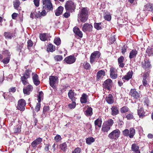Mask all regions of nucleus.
I'll list each match as a JSON object with an SVG mask.
<instances>
[{"label":"nucleus","mask_w":153,"mask_h":153,"mask_svg":"<svg viewBox=\"0 0 153 153\" xmlns=\"http://www.w3.org/2000/svg\"><path fill=\"white\" fill-rule=\"evenodd\" d=\"M88 12L86 8H83L80 11L79 14L78 15V21L79 19L83 22H85L88 18Z\"/></svg>","instance_id":"1"},{"label":"nucleus","mask_w":153,"mask_h":153,"mask_svg":"<svg viewBox=\"0 0 153 153\" xmlns=\"http://www.w3.org/2000/svg\"><path fill=\"white\" fill-rule=\"evenodd\" d=\"M80 152L81 149L79 147H77L72 152V153H80Z\"/></svg>","instance_id":"57"},{"label":"nucleus","mask_w":153,"mask_h":153,"mask_svg":"<svg viewBox=\"0 0 153 153\" xmlns=\"http://www.w3.org/2000/svg\"><path fill=\"white\" fill-rule=\"evenodd\" d=\"M85 114L87 116H91L92 114V108L91 107L88 108L85 113Z\"/></svg>","instance_id":"31"},{"label":"nucleus","mask_w":153,"mask_h":153,"mask_svg":"<svg viewBox=\"0 0 153 153\" xmlns=\"http://www.w3.org/2000/svg\"><path fill=\"white\" fill-rule=\"evenodd\" d=\"M126 117L128 120H130L133 119V116L132 113L131 112L129 113L126 115Z\"/></svg>","instance_id":"55"},{"label":"nucleus","mask_w":153,"mask_h":153,"mask_svg":"<svg viewBox=\"0 0 153 153\" xmlns=\"http://www.w3.org/2000/svg\"><path fill=\"white\" fill-rule=\"evenodd\" d=\"M110 72L111 78L113 79H115L117 78V72L116 69L114 68H110Z\"/></svg>","instance_id":"11"},{"label":"nucleus","mask_w":153,"mask_h":153,"mask_svg":"<svg viewBox=\"0 0 153 153\" xmlns=\"http://www.w3.org/2000/svg\"><path fill=\"white\" fill-rule=\"evenodd\" d=\"M10 55H8L7 57L4 58L2 61L3 63L4 64H7L9 63L10 59Z\"/></svg>","instance_id":"47"},{"label":"nucleus","mask_w":153,"mask_h":153,"mask_svg":"<svg viewBox=\"0 0 153 153\" xmlns=\"http://www.w3.org/2000/svg\"><path fill=\"white\" fill-rule=\"evenodd\" d=\"M128 108L126 106L123 107L120 109V111L122 113H125L128 111Z\"/></svg>","instance_id":"51"},{"label":"nucleus","mask_w":153,"mask_h":153,"mask_svg":"<svg viewBox=\"0 0 153 153\" xmlns=\"http://www.w3.org/2000/svg\"><path fill=\"white\" fill-rule=\"evenodd\" d=\"M114 123L113 120L112 119H110L108 120L106 122V124L107 126H108L110 127L112 126Z\"/></svg>","instance_id":"48"},{"label":"nucleus","mask_w":153,"mask_h":153,"mask_svg":"<svg viewBox=\"0 0 153 153\" xmlns=\"http://www.w3.org/2000/svg\"><path fill=\"white\" fill-rule=\"evenodd\" d=\"M110 127L109 126L105 125L103 126L102 130L105 134H106L110 130Z\"/></svg>","instance_id":"39"},{"label":"nucleus","mask_w":153,"mask_h":153,"mask_svg":"<svg viewBox=\"0 0 153 153\" xmlns=\"http://www.w3.org/2000/svg\"><path fill=\"white\" fill-rule=\"evenodd\" d=\"M47 50L48 52H53L55 51V47L51 44H50L47 46Z\"/></svg>","instance_id":"29"},{"label":"nucleus","mask_w":153,"mask_h":153,"mask_svg":"<svg viewBox=\"0 0 153 153\" xmlns=\"http://www.w3.org/2000/svg\"><path fill=\"white\" fill-rule=\"evenodd\" d=\"M51 37L49 34L47 33H41L39 35L40 39L43 41L47 40L48 38Z\"/></svg>","instance_id":"15"},{"label":"nucleus","mask_w":153,"mask_h":153,"mask_svg":"<svg viewBox=\"0 0 153 153\" xmlns=\"http://www.w3.org/2000/svg\"><path fill=\"white\" fill-rule=\"evenodd\" d=\"M44 9L48 10H52L53 6L51 0H42Z\"/></svg>","instance_id":"5"},{"label":"nucleus","mask_w":153,"mask_h":153,"mask_svg":"<svg viewBox=\"0 0 153 153\" xmlns=\"http://www.w3.org/2000/svg\"><path fill=\"white\" fill-rule=\"evenodd\" d=\"M63 57L62 56L58 55L54 57V59L56 61H60L62 59Z\"/></svg>","instance_id":"50"},{"label":"nucleus","mask_w":153,"mask_h":153,"mask_svg":"<svg viewBox=\"0 0 153 153\" xmlns=\"http://www.w3.org/2000/svg\"><path fill=\"white\" fill-rule=\"evenodd\" d=\"M76 59L74 55H70L65 58L64 61L67 64H71L75 62Z\"/></svg>","instance_id":"7"},{"label":"nucleus","mask_w":153,"mask_h":153,"mask_svg":"<svg viewBox=\"0 0 153 153\" xmlns=\"http://www.w3.org/2000/svg\"><path fill=\"white\" fill-rule=\"evenodd\" d=\"M105 75V72L104 71L102 70L99 71L97 74V79H99L102 78Z\"/></svg>","instance_id":"21"},{"label":"nucleus","mask_w":153,"mask_h":153,"mask_svg":"<svg viewBox=\"0 0 153 153\" xmlns=\"http://www.w3.org/2000/svg\"><path fill=\"white\" fill-rule=\"evenodd\" d=\"M83 66L86 69H90L91 68V65L89 63L87 62H84L83 63Z\"/></svg>","instance_id":"45"},{"label":"nucleus","mask_w":153,"mask_h":153,"mask_svg":"<svg viewBox=\"0 0 153 153\" xmlns=\"http://www.w3.org/2000/svg\"><path fill=\"white\" fill-rule=\"evenodd\" d=\"M47 113L43 110V112L42 114L41 115V117L42 118V119H43L46 117V116L47 115Z\"/></svg>","instance_id":"64"},{"label":"nucleus","mask_w":153,"mask_h":153,"mask_svg":"<svg viewBox=\"0 0 153 153\" xmlns=\"http://www.w3.org/2000/svg\"><path fill=\"white\" fill-rule=\"evenodd\" d=\"M61 42V40L59 37L55 38L54 39V43L57 45H59L60 44Z\"/></svg>","instance_id":"46"},{"label":"nucleus","mask_w":153,"mask_h":153,"mask_svg":"<svg viewBox=\"0 0 153 153\" xmlns=\"http://www.w3.org/2000/svg\"><path fill=\"white\" fill-rule=\"evenodd\" d=\"M76 7V4L71 1H68L65 5L66 10L71 12L74 11Z\"/></svg>","instance_id":"3"},{"label":"nucleus","mask_w":153,"mask_h":153,"mask_svg":"<svg viewBox=\"0 0 153 153\" xmlns=\"http://www.w3.org/2000/svg\"><path fill=\"white\" fill-rule=\"evenodd\" d=\"M76 106V103L74 101H73L71 103L68 105V107L70 109L74 108Z\"/></svg>","instance_id":"53"},{"label":"nucleus","mask_w":153,"mask_h":153,"mask_svg":"<svg viewBox=\"0 0 153 153\" xmlns=\"http://www.w3.org/2000/svg\"><path fill=\"white\" fill-rule=\"evenodd\" d=\"M50 110L49 107L48 106H44L43 108V110L46 113Z\"/></svg>","instance_id":"63"},{"label":"nucleus","mask_w":153,"mask_h":153,"mask_svg":"<svg viewBox=\"0 0 153 153\" xmlns=\"http://www.w3.org/2000/svg\"><path fill=\"white\" fill-rule=\"evenodd\" d=\"M60 147L61 150L63 151H65L67 149V144L66 143H64L60 145Z\"/></svg>","instance_id":"40"},{"label":"nucleus","mask_w":153,"mask_h":153,"mask_svg":"<svg viewBox=\"0 0 153 153\" xmlns=\"http://www.w3.org/2000/svg\"><path fill=\"white\" fill-rule=\"evenodd\" d=\"M102 121L100 118H99L94 121V124L96 126H97L100 128L101 127Z\"/></svg>","instance_id":"32"},{"label":"nucleus","mask_w":153,"mask_h":153,"mask_svg":"<svg viewBox=\"0 0 153 153\" xmlns=\"http://www.w3.org/2000/svg\"><path fill=\"white\" fill-rule=\"evenodd\" d=\"M40 102H38L37 103L35 107V110L37 112H38L40 110Z\"/></svg>","instance_id":"52"},{"label":"nucleus","mask_w":153,"mask_h":153,"mask_svg":"<svg viewBox=\"0 0 153 153\" xmlns=\"http://www.w3.org/2000/svg\"><path fill=\"white\" fill-rule=\"evenodd\" d=\"M43 93L42 91H40L39 92V94L37 96L38 97V100L39 102H40L41 100L43 97Z\"/></svg>","instance_id":"49"},{"label":"nucleus","mask_w":153,"mask_h":153,"mask_svg":"<svg viewBox=\"0 0 153 153\" xmlns=\"http://www.w3.org/2000/svg\"><path fill=\"white\" fill-rule=\"evenodd\" d=\"M123 134L125 136H129V131L128 129H126L123 131Z\"/></svg>","instance_id":"54"},{"label":"nucleus","mask_w":153,"mask_h":153,"mask_svg":"<svg viewBox=\"0 0 153 153\" xmlns=\"http://www.w3.org/2000/svg\"><path fill=\"white\" fill-rule=\"evenodd\" d=\"M129 137L132 138L135 133V130L133 128H131L129 129Z\"/></svg>","instance_id":"36"},{"label":"nucleus","mask_w":153,"mask_h":153,"mask_svg":"<svg viewBox=\"0 0 153 153\" xmlns=\"http://www.w3.org/2000/svg\"><path fill=\"white\" fill-rule=\"evenodd\" d=\"M129 94L132 97L136 99L139 98L140 95V94L135 89H131Z\"/></svg>","instance_id":"12"},{"label":"nucleus","mask_w":153,"mask_h":153,"mask_svg":"<svg viewBox=\"0 0 153 153\" xmlns=\"http://www.w3.org/2000/svg\"><path fill=\"white\" fill-rule=\"evenodd\" d=\"M112 81L110 79H108L104 82L103 85L104 88L108 90H110L112 84Z\"/></svg>","instance_id":"13"},{"label":"nucleus","mask_w":153,"mask_h":153,"mask_svg":"<svg viewBox=\"0 0 153 153\" xmlns=\"http://www.w3.org/2000/svg\"><path fill=\"white\" fill-rule=\"evenodd\" d=\"M61 137L60 135H57L54 137V139L55 141L58 142L61 140Z\"/></svg>","instance_id":"58"},{"label":"nucleus","mask_w":153,"mask_h":153,"mask_svg":"<svg viewBox=\"0 0 153 153\" xmlns=\"http://www.w3.org/2000/svg\"><path fill=\"white\" fill-rule=\"evenodd\" d=\"M94 28L97 30H100L102 29V23H95L94 24Z\"/></svg>","instance_id":"35"},{"label":"nucleus","mask_w":153,"mask_h":153,"mask_svg":"<svg viewBox=\"0 0 153 153\" xmlns=\"http://www.w3.org/2000/svg\"><path fill=\"white\" fill-rule=\"evenodd\" d=\"M31 72V70L30 69H27L25 72L23 74V76L26 77V78H29L30 76V74Z\"/></svg>","instance_id":"38"},{"label":"nucleus","mask_w":153,"mask_h":153,"mask_svg":"<svg viewBox=\"0 0 153 153\" xmlns=\"http://www.w3.org/2000/svg\"><path fill=\"white\" fill-rule=\"evenodd\" d=\"M133 75V72L132 71H129L127 74L125 76L122 78V79H125L127 80H128L131 78Z\"/></svg>","instance_id":"26"},{"label":"nucleus","mask_w":153,"mask_h":153,"mask_svg":"<svg viewBox=\"0 0 153 153\" xmlns=\"http://www.w3.org/2000/svg\"><path fill=\"white\" fill-rule=\"evenodd\" d=\"M68 95L69 98L72 101L76 100V98L74 97V93L72 90L69 91Z\"/></svg>","instance_id":"27"},{"label":"nucleus","mask_w":153,"mask_h":153,"mask_svg":"<svg viewBox=\"0 0 153 153\" xmlns=\"http://www.w3.org/2000/svg\"><path fill=\"white\" fill-rule=\"evenodd\" d=\"M111 114L113 116H115L118 113V110L117 108L115 106H113L111 108Z\"/></svg>","instance_id":"33"},{"label":"nucleus","mask_w":153,"mask_h":153,"mask_svg":"<svg viewBox=\"0 0 153 153\" xmlns=\"http://www.w3.org/2000/svg\"><path fill=\"white\" fill-rule=\"evenodd\" d=\"M100 56V53L98 51H96L92 53L90 57V62L91 64L97 61Z\"/></svg>","instance_id":"4"},{"label":"nucleus","mask_w":153,"mask_h":153,"mask_svg":"<svg viewBox=\"0 0 153 153\" xmlns=\"http://www.w3.org/2000/svg\"><path fill=\"white\" fill-rule=\"evenodd\" d=\"M33 89L32 86L31 85H28L27 87L23 88V92L25 94L28 95L30 94V91H31Z\"/></svg>","instance_id":"14"},{"label":"nucleus","mask_w":153,"mask_h":153,"mask_svg":"<svg viewBox=\"0 0 153 153\" xmlns=\"http://www.w3.org/2000/svg\"><path fill=\"white\" fill-rule=\"evenodd\" d=\"M139 147L134 144H133L132 145L131 149L133 152H136L139 150Z\"/></svg>","instance_id":"42"},{"label":"nucleus","mask_w":153,"mask_h":153,"mask_svg":"<svg viewBox=\"0 0 153 153\" xmlns=\"http://www.w3.org/2000/svg\"><path fill=\"white\" fill-rule=\"evenodd\" d=\"M151 66L150 62L148 61H145L143 62L142 63V67L146 70H149Z\"/></svg>","instance_id":"16"},{"label":"nucleus","mask_w":153,"mask_h":153,"mask_svg":"<svg viewBox=\"0 0 153 153\" xmlns=\"http://www.w3.org/2000/svg\"><path fill=\"white\" fill-rule=\"evenodd\" d=\"M106 100L107 102L110 104H112L114 102L113 97L111 94H109L106 98Z\"/></svg>","instance_id":"34"},{"label":"nucleus","mask_w":153,"mask_h":153,"mask_svg":"<svg viewBox=\"0 0 153 153\" xmlns=\"http://www.w3.org/2000/svg\"><path fill=\"white\" fill-rule=\"evenodd\" d=\"M116 40L115 36H112L109 39V42L111 44H113L114 42Z\"/></svg>","instance_id":"59"},{"label":"nucleus","mask_w":153,"mask_h":153,"mask_svg":"<svg viewBox=\"0 0 153 153\" xmlns=\"http://www.w3.org/2000/svg\"><path fill=\"white\" fill-rule=\"evenodd\" d=\"M105 20L109 21L111 19V16L110 14H107L104 17Z\"/></svg>","instance_id":"56"},{"label":"nucleus","mask_w":153,"mask_h":153,"mask_svg":"<svg viewBox=\"0 0 153 153\" xmlns=\"http://www.w3.org/2000/svg\"><path fill=\"white\" fill-rule=\"evenodd\" d=\"M137 54V51L135 49L132 50L130 52L129 57L130 59H134Z\"/></svg>","instance_id":"19"},{"label":"nucleus","mask_w":153,"mask_h":153,"mask_svg":"<svg viewBox=\"0 0 153 153\" xmlns=\"http://www.w3.org/2000/svg\"><path fill=\"white\" fill-rule=\"evenodd\" d=\"M120 134V131L118 129L113 131L108 135V137L113 140H116L119 137Z\"/></svg>","instance_id":"2"},{"label":"nucleus","mask_w":153,"mask_h":153,"mask_svg":"<svg viewBox=\"0 0 153 153\" xmlns=\"http://www.w3.org/2000/svg\"><path fill=\"white\" fill-rule=\"evenodd\" d=\"M149 75V73L148 72L144 73L143 76V79H146L147 78L148 76Z\"/></svg>","instance_id":"60"},{"label":"nucleus","mask_w":153,"mask_h":153,"mask_svg":"<svg viewBox=\"0 0 153 153\" xmlns=\"http://www.w3.org/2000/svg\"><path fill=\"white\" fill-rule=\"evenodd\" d=\"M73 31L80 38L82 37L83 36L82 32L80 30L79 28L75 27L73 29Z\"/></svg>","instance_id":"20"},{"label":"nucleus","mask_w":153,"mask_h":153,"mask_svg":"<svg viewBox=\"0 0 153 153\" xmlns=\"http://www.w3.org/2000/svg\"><path fill=\"white\" fill-rule=\"evenodd\" d=\"M146 52L149 56L153 55V46L152 47L151 49L150 48H148Z\"/></svg>","instance_id":"44"},{"label":"nucleus","mask_w":153,"mask_h":153,"mask_svg":"<svg viewBox=\"0 0 153 153\" xmlns=\"http://www.w3.org/2000/svg\"><path fill=\"white\" fill-rule=\"evenodd\" d=\"M33 80L34 84L37 86L40 83V81L39 80L38 75L36 74L33 73Z\"/></svg>","instance_id":"18"},{"label":"nucleus","mask_w":153,"mask_h":153,"mask_svg":"<svg viewBox=\"0 0 153 153\" xmlns=\"http://www.w3.org/2000/svg\"><path fill=\"white\" fill-rule=\"evenodd\" d=\"M40 0H34V3L36 7H38L39 6Z\"/></svg>","instance_id":"62"},{"label":"nucleus","mask_w":153,"mask_h":153,"mask_svg":"<svg viewBox=\"0 0 153 153\" xmlns=\"http://www.w3.org/2000/svg\"><path fill=\"white\" fill-rule=\"evenodd\" d=\"M124 59V58L122 56H120L118 59V62L119 64V66L121 68L123 67L124 66L125 64L123 63Z\"/></svg>","instance_id":"28"},{"label":"nucleus","mask_w":153,"mask_h":153,"mask_svg":"<svg viewBox=\"0 0 153 153\" xmlns=\"http://www.w3.org/2000/svg\"><path fill=\"white\" fill-rule=\"evenodd\" d=\"M20 5V2L19 0H15L13 1V6L14 8L17 10Z\"/></svg>","instance_id":"37"},{"label":"nucleus","mask_w":153,"mask_h":153,"mask_svg":"<svg viewBox=\"0 0 153 153\" xmlns=\"http://www.w3.org/2000/svg\"><path fill=\"white\" fill-rule=\"evenodd\" d=\"M137 113L140 118H142L145 116V112L144 111L143 108H138Z\"/></svg>","instance_id":"22"},{"label":"nucleus","mask_w":153,"mask_h":153,"mask_svg":"<svg viewBox=\"0 0 153 153\" xmlns=\"http://www.w3.org/2000/svg\"><path fill=\"white\" fill-rule=\"evenodd\" d=\"M4 36L6 38L11 39L13 37V34L10 33L5 32Z\"/></svg>","instance_id":"43"},{"label":"nucleus","mask_w":153,"mask_h":153,"mask_svg":"<svg viewBox=\"0 0 153 153\" xmlns=\"http://www.w3.org/2000/svg\"><path fill=\"white\" fill-rule=\"evenodd\" d=\"M144 10L153 12V4H147L144 6Z\"/></svg>","instance_id":"25"},{"label":"nucleus","mask_w":153,"mask_h":153,"mask_svg":"<svg viewBox=\"0 0 153 153\" xmlns=\"http://www.w3.org/2000/svg\"><path fill=\"white\" fill-rule=\"evenodd\" d=\"M41 16L40 12L38 9H36L33 11L30 14V17L32 19L34 18L36 19L40 17Z\"/></svg>","instance_id":"10"},{"label":"nucleus","mask_w":153,"mask_h":153,"mask_svg":"<svg viewBox=\"0 0 153 153\" xmlns=\"http://www.w3.org/2000/svg\"><path fill=\"white\" fill-rule=\"evenodd\" d=\"M95 139L92 137H88L86 139V143L87 144L90 145L95 141Z\"/></svg>","instance_id":"30"},{"label":"nucleus","mask_w":153,"mask_h":153,"mask_svg":"<svg viewBox=\"0 0 153 153\" xmlns=\"http://www.w3.org/2000/svg\"><path fill=\"white\" fill-rule=\"evenodd\" d=\"M93 27L92 25L88 23L84 24L82 27V30L84 32H91L92 30Z\"/></svg>","instance_id":"9"},{"label":"nucleus","mask_w":153,"mask_h":153,"mask_svg":"<svg viewBox=\"0 0 153 153\" xmlns=\"http://www.w3.org/2000/svg\"><path fill=\"white\" fill-rule=\"evenodd\" d=\"M27 47H31L33 45V42L30 40H28L27 41Z\"/></svg>","instance_id":"61"},{"label":"nucleus","mask_w":153,"mask_h":153,"mask_svg":"<svg viewBox=\"0 0 153 153\" xmlns=\"http://www.w3.org/2000/svg\"><path fill=\"white\" fill-rule=\"evenodd\" d=\"M58 78L56 76H51L49 77V83L51 86L54 88L55 87V85L57 82Z\"/></svg>","instance_id":"8"},{"label":"nucleus","mask_w":153,"mask_h":153,"mask_svg":"<svg viewBox=\"0 0 153 153\" xmlns=\"http://www.w3.org/2000/svg\"><path fill=\"white\" fill-rule=\"evenodd\" d=\"M28 78H26V77L23 76L21 77V81L24 85H26L28 84V81L27 80Z\"/></svg>","instance_id":"41"},{"label":"nucleus","mask_w":153,"mask_h":153,"mask_svg":"<svg viewBox=\"0 0 153 153\" xmlns=\"http://www.w3.org/2000/svg\"><path fill=\"white\" fill-rule=\"evenodd\" d=\"M42 140V138L39 137L33 141L31 143V145L33 148L36 147L37 145L40 144Z\"/></svg>","instance_id":"17"},{"label":"nucleus","mask_w":153,"mask_h":153,"mask_svg":"<svg viewBox=\"0 0 153 153\" xmlns=\"http://www.w3.org/2000/svg\"><path fill=\"white\" fill-rule=\"evenodd\" d=\"M26 104L25 100L23 99H21L18 101L16 108L18 109L23 111L25 109V106Z\"/></svg>","instance_id":"6"},{"label":"nucleus","mask_w":153,"mask_h":153,"mask_svg":"<svg viewBox=\"0 0 153 153\" xmlns=\"http://www.w3.org/2000/svg\"><path fill=\"white\" fill-rule=\"evenodd\" d=\"M88 96L85 94L83 93L80 98V102L82 103H85L87 102V99Z\"/></svg>","instance_id":"24"},{"label":"nucleus","mask_w":153,"mask_h":153,"mask_svg":"<svg viewBox=\"0 0 153 153\" xmlns=\"http://www.w3.org/2000/svg\"><path fill=\"white\" fill-rule=\"evenodd\" d=\"M63 9L64 8L62 7L61 6H59L55 11V15L57 16H58L61 15L62 13Z\"/></svg>","instance_id":"23"}]
</instances>
